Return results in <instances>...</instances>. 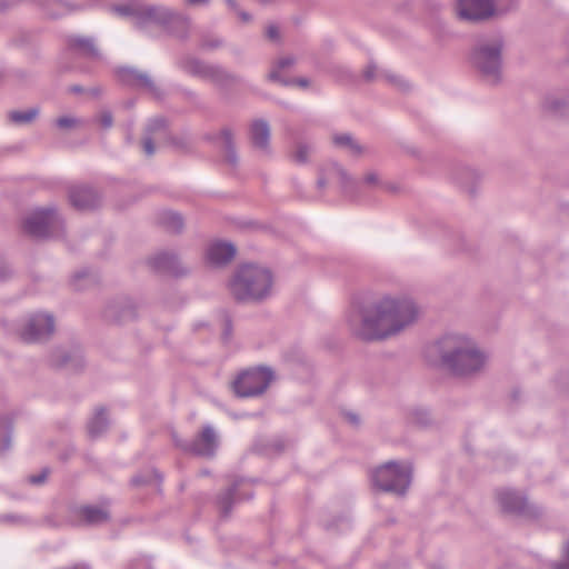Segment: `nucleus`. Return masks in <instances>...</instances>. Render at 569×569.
<instances>
[{
    "instance_id": "51",
    "label": "nucleus",
    "mask_w": 569,
    "mask_h": 569,
    "mask_svg": "<svg viewBox=\"0 0 569 569\" xmlns=\"http://www.w3.org/2000/svg\"><path fill=\"white\" fill-rule=\"evenodd\" d=\"M363 77H365L367 80H372V79H373V77H375V67L369 66V67L363 71Z\"/></svg>"
},
{
    "instance_id": "12",
    "label": "nucleus",
    "mask_w": 569,
    "mask_h": 569,
    "mask_svg": "<svg viewBox=\"0 0 569 569\" xmlns=\"http://www.w3.org/2000/svg\"><path fill=\"white\" fill-rule=\"evenodd\" d=\"M495 12V0H458L457 14L460 19L478 21L491 17Z\"/></svg>"
},
{
    "instance_id": "10",
    "label": "nucleus",
    "mask_w": 569,
    "mask_h": 569,
    "mask_svg": "<svg viewBox=\"0 0 569 569\" xmlns=\"http://www.w3.org/2000/svg\"><path fill=\"white\" fill-rule=\"evenodd\" d=\"M540 107L551 116H569V84L547 91L541 98Z\"/></svg>"
},
{
    "instance_id": "3",
    "label": "nucleus",
    "mask_w": 569,
    "mask_h": 569,
    "mask_svg": "<svg viewBox=\"0 0 569 569\" xmlns=\"http://www.w3.org/2000/svg\"><path fill=\"white\" fill-rule=\"evenodd\" d=\"M231 297L241 303H261L272 297V271L257 263L239 266L228 282Z\"/></svg>"
},
{
    "instance_id": "37",
    "label": "nucleus",
    "mask_w": 569,
    "mask_h": 569,
    "mask_svg": "<svg viewBox=\"0 0 569 569\" xmlns=\"http://www.w3.org/2000/svg\"><path fill=\"white\" fill-rule=\"evenodd\" d=\"M563 559L551 563V569H569V533L562 546Z\"/></svg>"
},
{
    "instance_id": "21",
    "label": "nucleus",
    "mask_w": 569,
    "mask_h": 569,
    "mask_svg": "<svg viewBox=\"0 0 569 569\" xmlns=\"http://www.w3.org/2000/svg\"><path fill=\"white\" fill-rule=\"evenodd\" d=\"M79 516L87 525H100L107 522L109 513L104 508L96 506H83L79 510Z\"/></svg>"
},
{
    "instance_id": "35",
    "label": "nucleus",
    "mask_w": 569,
    "mask_h": 569,
    "mask_svg": "<svg viewBox=\"0 0 569 569\" xmlns=\"http://www.w3.org/2000/svg\"><path fill=\"white\" fill-rule=\"evenodd\" d=\"M311 153V148L308 144L299 143L293 153V160L299 164H305Z\"/></svg>"
},
{
    "instance_id": "9",
    "label": "nucleus",
    "mask_w": 569,
    "mask_h": 569,
    "mask_svg": "<svg viewBox=\"0 0 569 569\" xmlns=\"http://www.w3.org/2000/svg\"><path fill=\"white\" fill-rule=\"evenodd\" d=\"M174 20L179 23H184L179 17L176 16V11L160 4H144L141 3L139 29H146L150 24H157L162 27L164 30L170 24V21Z\"/></svg>"
},
{
    "instance_id": "8",
    "label": "nucleus",
    "mask_w": 569,
    "mask_h": 569,
    "mask_svg": "<svg viewBox=\"0 0 569 569\" xmlns=\"http://www.w3.org/2000/svg\"><path fill=\"white\" fill-rule=\"evenodd\" d=\"M54 331V319L50 313L31 315L21 329V339L26 342H40L48 339Z\"/></svg>"
},
{
    "instance_id": "7",
    "label": "nucleus",
    "mask_w": 569,
    "mask_h": 569,
    "mask_svg": "<svg viewBox=\"0 0 569 569\" xmlns=\"http://www.w3.org/2000/svg\"><path fill=\"white\" fill-rule=\"evenodd\" d=\"M273 379L272 371L261 367L241 373L233 382V390L239 397L261 395Z\"/></svg>"
},
{
    "instance_id": "26",
    "label": "nucleus",
    "mask_w": 569,
    "mask_h": 569,
    "mask_svg": "<svg viewBox=\"0 0 569 569\" xmlns=\"http://www.w3.org/2000/svg\"><path fill=\"white\" fill-rule=\"evenodd\" d=\"M141 2H130L112 7V12L122 18H129L138 28L140 19Z\"/></svg>"
},
{
    "instance_id": "61",
    "label": "nucleus",
    "mask_w": 569,
    "mask_h": 569,
    "mask_svg": "<svg viewBox=\"0 0 569 569\" xmlns=\"http://www.w3.org/2000/svg\"><path fill=\"white\" fill-rule=\"evenodd\" d=\"M466 174H468V176H469V174H472V172H471L470 170H467V171H466Z\"/></svg>"
},
{
    "instance_id": "57",
    "label": "nucleus",
    "mask_w": 569,
    "mask_h": 569,
    "mask_svg": "<svg viewBox=\"0 0 569 569\" xmlns=\"http://www.w3.org/2000/svg\"><path fill=\"white\" fill-rule=\"evenodd\" d=\"M229 331H230V326H229V321L226 322V330H224V333L226 335H229Z\"/></svg>"
},
{
    "instance_id": "16",
    "label": "nucleus",
    "mask_w": 569,
    "mask_h": 569,
    "mask_svg": "<svg viewBox=\"0 0 569 569\" xmlns=\"http://www.w3.org/2000/svg\"><path fill=\"white\" fill-rule=\"evenodd\" d=\"M69 200L79 210L94 209L101 203L100 194L88 186H74L70 188Z\"/></svg>"
},
{
    "instance_id": "43",
    "label": "nucleus",
    "mask_w": 569,
    "mask_h": 569,
    "mask_svg": "<svg viewBox=\"0 0 569 569\" xmlns=\"http://www.w3.org/2000/svg\"><path fill=\"white\" fill-rule=\"evenodd\" d=\"M48 475H49V469L44 468L41 470L40 473L30 476L28 478V481L32 485L39 486V485H42L47 480Z\"/></svg>"
},
{
    "instance_id": "28",
    "label": "nucleus",
    "mask_w": 569,
    "mask_h": 569,
    "mask_svg": "<svg viewBox=\"0 0 569 569\" xmlns=\"http://www.w3.org/2000/svg\"><path fill=\"white\" fill-rule=\"evenodd\" d=\"M242 483V480L234 481L222 495L219 496L218 502L221 511L227 516L232 507L233 501L237 499V488Z\"/></svg>"
},
{
    "instance_id": "4",
    "label": "nucleus",
    "mask_w": 569,
    "mask_h": 569,
    "mask_svg": "<svg viewBox=\"0 0 569 569\" xmlns=\"http://www.w3.org/2000/svg\"><path fill=\"white\" fill-rule=\"evenodd\" d=\"M502 49L503 38L500 34L480 38L472 49V66L490 83H497L501 79Z\"/></svg>"
},
{
    "instance_id": "41",
    "label": "nucleus",
    "mask_w": 569,
    "mask_h": 569,
    "mask_svg": "<svg viewBox=\"0 0 569 569\" xmlns=\"http://www.w3.org/2000/svg\"><path fill=\"white\" fill-rule=\"evenodd\" d=\"M58 6L60 7V10L59 11H50L49 13L53 17V18H58L62 14H66V13H69L73 10L77 9L76 6L71 4V3H68V2H59Z\"/></svg>"
},
{
    "instance_id": "5",
    "label": "nucleus",
    "mask_w": 569,
    "mask_h": 569,
    "mask_svg": "<svg viewBox=\"0 0 569 569\" xmlns=\"http://www.w3.org/2000/svg\"><path fill=\"white\" fill-rule=\"evenodd\" d=\"M411 475L409 462L389 461L372 472L371 480L382 491L403 496L411 483Z\"/></svg>"
},
{
    "instance_id": "52",
    "label": "nucleus",
    "mask_w": 569,
    "mask_h": 569,
    "mask_svg": "<svg viewBox=\"0 0 569 569\" xmlns=\"http://www.w3.org/2000/svg\"><path fill=\"white\" fill-rule=\"evenodd\" d=\"M172 142H173V144H176L177 147L182 148V149L188 147V141L184 139H173Z\"/></svg>"
},
{
    "instance_id": "56",
    "label": "nucleus",
    "mask_w": 569,
    "mask_h": 569,
    "mask_svg": "<svg viewBox=\"0 0 569 569\" xmlns=\"http://www.w3.org/2000/svg\"><path fill=\"white\" fill-rule=\"evenodd\" d=\"M3 520L4 521H16V517L14 516H4Z\"/></svg>"
},
{
    "instance_id": "50",
    "label": "nucleus",
    "mask_w": 569,
    "mask_h": 569,
    "mask_svg": "<svg viewBox=\"0 0 569 569\" xmlns=\"http://www.w3.org/2000/svg\"><path fill=\"white\" fill-rule=\"evenodd\" d=\"M377 181H378V176L375 172H370V173L366 174V177H365V182L368 184L377 183Z\"/></svg>"
},
{
    "instance_id": "30",
    "label": "nucleus",
    "mask_w": 569,
    "mask_h": 569,
    "mask_svg": "<svg viewBox=\"0 0 569 569\" xmlns=\"http://www.w3.org/2000/svg\"><path fill=\"white\" fill-rule=\"evenodd\" d=\"M176 16L179 17V19H181L184 23L182 24L178 21L171 20L170 24L166 28V31L176 38L184 39L189 33L190 22L187 17L178 11H176Z\"/></svg>"
},
{
    "instance_id": "36",
    "label": "nucleus",
    "mask_w": 569,
    "mask_h": 569,
    "mask_svg": "<svg viewBox=\"0 0 569 569\" xmlns=\"http://www.w3.org/2000/svg\"><path fill=\"white\" fill-rule=\"evenodd\" d=\"M228 8L233 11L242 23H249L252 20V16L239 8L236 0H224Z\"/></svg>"
},
{
    "instance_id": "58",
    "label": "nucleus",
    "mask_w": 569,
    "mask_h": 569,
    "mask_svg": "<svg viewBox=\"0 0 569 569\" xmlns=\"http://www.w3.org/2000/svg\"><path fill=\"white\" fill-rule=\"evenodd\" d=\"M7 3L4 0H0V9L6 8Z\"/></svg>"
},
{
    "instance_id": "59",
    "label": "nucleus",
    "mask_w": 569,
    "mask_h": 569,
    "mask_svg": "<svg viewBox=\"0 0 569 569\" xmlns=\"http://www.w3.org/2000/svg\"><path fill=\"white\" fill-rule=\"evenodd\" d=\"M68 361H69V359L66 357L62 359L61 365H66V363H68Z\"/></svg>"
},
{
    "instance_id": "40",
    "label": "nucleus",
    "mask_w": 569,
    "mask_h": 569,
    "mask_svg": "<svg viewBox=\"0 0 569 569\" xmlns=\"http://www.w3.org/2000/svg\"><path fill=\"white\" fill-rule=\"evenodd\" d=\"M150 477H153L158 482L161 481V476L157 472V471H151L148 477H142V476H136L132 478V483L134 486H140V485H144V483H148L150 481Z\"/></svg>"
},
{
    "instance_id": "23",
    "label": "nucleus",
    "mask_w": 569,
    "mask_h": 569,
    "mask_svg": "<svg viewBox=\"0 0 569 569\" xmlns=\"http://www.w3.org/2000/svg\"><path fill=\"white\" fill-rule=\"evenodd\" d=\"M335 177L341 182L343 187H347L349 182H352L351 179L348 177L347 172L343 170V168L340 167L338 163L333 162L328 166V168L326 169V173L319 177V188H323L327 184L328 180Z\"/></svg>"
},
{
    "instance_id": "1",
    "label": "nucleus",
    "mask_w": 569,
    "mask_h": 569,
    "mask_svg": "<svg viewBox=\"0 0 569 569\" xmlns=\"http://www.w3.org/2000/svg\"><path fill=\"white\" fill-rule=\"evenodd\" d=\"M415 300L402 293L382 295L361 306H353L346 316L350 332L365 341H380L397 336L419 318Z\"/></svg>"
},
{
    "instance_id": "34",
    "label": "nucleus",
    "mask_w": 569,
    "mask_h": 569,
    "mask_svg": "<svg viewBox=\"0 0 569 569\" xmlns=\"http://www.w3.org/2000/svg\"><path fill=\"white\" fill-rule=\"evenodd\" d=\"M167 122L163 118H154L147 126V133L160 138L166 132Z\"/></svg>"
},
{
    "instance_id": "15",
    "label": "nucleus",
    "mask_w": 569,
    "mask_h": 569,
    "mask_svg": "<svg viewBox=\"0 0 569 569\" xmlns=\"http://www.w3.org/2000/svg\"><path fill=\"white\" fill-rule=\"evenodd\" d=\"M219 440L214 429L211 426L203 427L196 439L183 449L201 457H212L218 448Z\"/></svg>"
},
{
    "instance_id": "19",
    "label": "nucleus",
    "mask_w": 569,
    "mask_h": 569,
    "mask_svg": "<svg viewBox=\"0 0 569 569\" xmlns=\"http://www.w3.org/2000/svg\"><path fill=\"white\" fill-rule=\"evenodd\" d=\"M250 136L256 148L264 153L270 152V127L264 120H256L252 122Z\"/></svg>"
},
{
    "instance_id": "14",
    "label": "nucleus",
    "mask_w": 569,
    "mask_h": 569,
    "mask_svg": "<svg viewBox=\"0 0 569 569\" xmlns=\"http://www.w3.org/2000/svg\"><path fill=\"white\" fill-rule=\"evenodd\" d=\"M117 76L127 86L147 90L156 97L160 94L159 88L146 72L134 68L122 67L117 70Z\"/></svg>"
},
{
    "instance_id": "2",
    "label": "nucleus",
    "mask_w": 569,
    "mask_h": 569,
    "mask_svg": "<svg viewBox=\"0 0 569 569\" xmlns=\"http://www.w3.org/2000/svg\"><path fill=\"white\" fill-rule=\"evenodd\" d=\"M437 350L443 366L456 376H471L480 372L488 355L478 343L463 333L450 332L437 342Z\"/></svg>"
},
{
    "instance_id": "38",
    "label": "nucleus",
    "mask_w": 569,
    "mask_h": 569,
    "mask_svg": "<svg viewBox=\"0 0 569 569\" xmlns=\"http://www.w3.org/2000/svg\"><path fill=\"white\" fill-rule=\"evenodd\" d=\"M158 139L159 138H156L149 133H147V136L144 137L143 142H142V148H143L144 153L148 157H150L154 153V151H156L154 141Z\"/></svg>"
},
{
    "instance_id": "31",
    "label": "nucleus",
    "mask_w": 569,
    "mask_h": 569,
    "mask_svg": "<svg viewBox=\"0 0 569 569\" xmlns=\"http://www.w3.org/2000/svg\"><path fill=\"white\" fill-rule=\"evenodd\" d=\"M295 62H296V59L290 56L280 58L277 61L276 66L272 68V70L269 72V74H268L269 80L279 82L282 86H289V82L286 79L281 78L280 70L293 66Z\"/></svg>"
},
{
    "instance_id": "11",
    "label": "nucleus",
    "mask_w": 569,
    "mask_h": 569,
    "mask_svg": "<svg viewBox=\"0 0 569 569\" xmlns=\"http://www.w3.org/2000/svg\"><path fill=\"white\" fill-rule=\"evenodd\" d=\"M181 68L188 73L211 80L219 84H224L231 78L222 68L207 64L193 58H187L181 61Z\"/></svg>"
},
{
    "instance_id": "53",
    "label": "nucleus",
    "mask_w": 569,
    "mask_h": 569,
    "mask_svg": "<svg viewBox=\"0 0 569 569\" xmlns=\"http://www.w3.org/2000/svg\"><path fill=\"white\" fill-rule=\"evenodd\" d=\"M219 44H220V41H218V40H217V41H214V42H208V41H204V42L202 43V47H204V48H216V47H218Z\"/></svg>"
},
{
    "instance_id": "45",
    "label": "nucleus",
    "mask_w": 569,
    "mask_h": 569,
    "mask_svg": "<svg viewBox=\"0 0 569 569\" xmlns=\"http://www.w3.org/2000/svg\"><path fill=\"white\" fill-rule=\"evenodd\" d=\"M389 79L401 90H407L409 88L408 82L399 76H391Z\"/></svg>"
},
{
    "instance_id": "47",
    "label": "nucleus",
    "mask_w": 569,
    "mask_h": 569,
    "mask_svg": "<svg viewBox=\"0 0 569 569\" xmlns=\"http://www.w3.org/2000/svg\"><path fill=\"white\" fill-rule=\"evenodd\" d=\"M9 268L4 260L0 257V280L6 279L9 276Z\"/></svg>"
},
{
    "instance_id": "42",
    "label": "nucleus",
    "mask_w": 569,
    "mask_h": 569,
    "mask_svg": "<svg viewBox=\"0 0 569 569\" xmlns=\"http://www.w3.org/2000/svg\"><path fill=\"white\" fill-rule=\"evenodd\" d=\"M98 121L102 128L109 129L113 124V117L110 111L104 110L99 114Z\"/></svg>"
},
{
    "instance_id": "25",
    "label": "nucleus",
    "mask_w": 569,
    "mask_h": 569,
    "mask_svg": "<svg viewBox=\"0 0 569 569\" xmlns=\"http://www.w3.org/2000/svg\"><path fill=\"white\" fill-rule=\"evenodd\" d=\"M220 139L222 141L223 150H224V160L231 166L234 167L238 163V157L234 150L233 144V133L230 129L224 128L220 131Z\"/></svg>"
},
{
    "instance_id": "55",
    "label": "nucleus",
    "mask_w": 569,
    "mask_h": 569,
    "mask_svg": "<svg viewBox=\"0 0 569 569\" xmlns=\"http://www.w3.org/2000/svg\"><path fill=\"white\" fill-rule=\"evenodd\" d=\"M87 276H88V273L86 271L78 272V273H76L74 279L78 280V279L84 278Z\"/></svg>"
},
{
    "instance_id": "49",
    "label": "nucleus",
    "mask_w": 569,
    "mask_h": 569,
    "mask_svg": "<svg viewBox=\"0 0 569 569\" xmlns=\"http://www.w3.org/2000/svg\"><path fill=\"white\" fill-rule=\"evenodd\" d=\"M345 417H346L347 421L353 426H358L360 422V419L356 413L348 412V413H346Z\"/></svg>"
},
{
    "instance_id": "39",
    "label": "nucleus",
    "mask_w": 569,
    "mask_h": 569,
    "mask_svg": "<svg viewBox=\"0 0 569 569\" xmlns=\"http://www.w3.org/2000/svg\"><path fill=\"white\" fill-rule=\"evenodd\" d=\"M556 383L561 391H569V369L558 375Z\"/></svg>"
},
{
    "instance_id": "44",
    "label": "nucleus",
    "mask_w": 569,
    "mask_h": 569,
    "mask_svg": "<svg viewBox=\"0 0 569 569\" xmlns=\"http://www.w3.org/2000/svg\"><path fill=\"white\" fill-rule=\"evenodd\" d=\"M266 36L272 41H277L280 38L279 29L277 26L270 24L266 29Z\"/></svg>"
},
{
    "instance_id": "32",
    "label": "nucleus",
    "mask_w": 569,
    "mask_h": 569,
    "mask_svg": "<svg viewBox=\"0 0 569 569\" xmlns=\"http://www.w3.org/2000/svg\"><path fill=\"white\" fill-rule=\"evenodd\" d=\"M11 421L6 415L0 416V452L10 448Z\"/></svg>"
},
{
    "instance_id": "29",
    "label": "nucleus",
    "mask_w": 569,
    "mask_h": 569,
    "mask_svg": "<svg viewBox=\"0 0 569 569\" xmlns=\"http://www.w3.org/2000/svg\"><path fill=\"white\" fill-rule=\"evenodd\" d=\"M160 223L171 232H180L183 228L182 217L173 211H164L159 217Z\"/></svg>"
},
{
    "instance_id": "17",
    "label": "nucleus",
    "mask_w": 569,
    "mask_h": 569,
    "mask_svg": "<svg viewBox=\"0 0 569 569\" xmlns=\"http://www.w3.org/2000/svg\"><path fill=\"white\" fill-rule=\"evenodd\" d=\"M236 254V248L230 242L214 241L206 250V260L212 267H222L229 263Z\"/></svg>"
},
{
    "instance_id": "13",
    "label": "nucleus",
    "mask_w": 569,
    "mask_h": 569,
    "mask_svg": "<svg viewBox=\"0 0 569 569\" xmlns=\"http://www.w3.org/2000/svg\"><path fill=\"white\" fill-rule=\"evenodd\" d=\"M496 499L503 512L516 513L525 517H536L537 515H529V507L526 497L512 489L502 488L497 490Z\"/></svg>"
},
{
    "instance_id": "18",
    "label": "nucleus",
    "mask_w": 569,
    "mask_h": 569,
    "mask_svg": "<svg viewBox=\"0 0 569 569\" xmlns=\"http://www.w3.org/2000/svg\"><path fill=\"white\" fill-rule=\"evenodd\" d=\"M151 267L161 272L172 273L179 276L183 273L178 257L172 252H159L149 260Z\"/></svg>"
},
{
    "instance_id": "54",
    "label": "nucleus",
    "mask_w": 569,
    "mask_h": 569,
    "mask_svg": "<svg viewBox=\"0 0 569 569\" xmlns=\"http://www.w3.org/2000/svg\"><path fill=\"white\" fill-rule=\"evenodd\" d=\"M206 2H208V0H187V3L192 4V6H197V4L206 3Z\"/></svg>"
},
{
    "instance_id": "22",
    "label": "nucleus",
    "mask_w": 569,
    "mask_h": 569,
    "mask_svg": "<svg viewBox=\"0 0 569 569\" xmlns=\"http://www.w3.org/2000/svg\"><path fill=\"white\" fill-rule=\"evenodd\" d=\"M40 114L38 107H32L26 110H11L7 117L10 123L14 126H27L32 123Z\"/></svg>"
},
{
    "instance_id": "24",
    "label": "nucleus",
    "mask_w": 569,
    "mask_h": 569,
    "mask_svg": "<svg viewBox=\"0 0 569 569\" xmlns=\"http://www.w3.org/2000/svg\"><path fill=\"white\" fill-rule=\"evenodd\" d=\"M109 421L104 408L96 410L88 422V432L92 438L101 436L108 428Z\"/></svg>"
},
{
    "instance_id": "6",
    "label": "nucleus",
    "mask_w": 569,
    "mask_h": 569,
    "mask_svg": "<svg viewBox=\"0 0 569 569\" xmlns=\"http://www.w3.org/2000/svg\"><path fill=\"white\" fill-rule=\"evenodd\" d=\"M63 221L53 208L33 211L24 221V230L34 238L59 236Z\"/></svg>"
},
{
    "instance_id": "48",
    "label": "nucleus",
    "mask_w": 569,
    "mask_h": 569,
    "mask_svg": "<svg viewBox=\"0 0 569 569\" xmlns=\"http://www.w3.org/2000/svg\"><path fill=\"white\" fill-rule=\"evenodd\" d=\"M289 82V86L290 84H298L302 88H307L309 86V80L307 78H298V79H295V80H287Z\"/></svg>"
},
{
    "instance_id": "27",
    "label": "nucleus",
    "mask_w": 569,
    "mask_h": 569,
    "mask_svg": "<svg viewBox=\"0 0 569 569\" xmlns=\"http://www.w3.org/2000/svg\"><path fill=\"white\" fill-rule=\"evenodd\" d=\"M336 147L348 150L351 154L362 152V147L349 133H338L332 137Z\"/></svg>"
},
{
    "instance_id": "46",
    "label": "nucleus",
    "mask_w": 569,
    "mask_h": 569,
    "mask_svg": "<svg viewBox=\"0 0 569 569\" xmlns=\"http://www.w3.org/2000/svg\"><path fill=\"white\" fill-rule=\"evenodd\" d=\"M127 569H149V562L147 560H139L130 563Z\"/></svg>"
},
{
    "instance_id": "20",
    "label": "nucleus",
    "mask_w": 569,
    "mask_h": 569,
    "mask_svg": "<svg viewBox=\"0 0 569 569\" xmlns=\"http://www.w3.org/2000/svg\"><path fill=\"white\" fill-rule=\"evenodd\" d=\"M68 44L72 50L84 57L97 58L99 56L98 49L91 38L80 36L70 37Z\"/></svg>"
},
{
    "instance_id": "60",
    "label": "nucleus",
    "mask_w": 569,
    "mask_h": 569,
    "mask_svg": "<svg viewBox=\"0 0 569 569\" xmlns=\"http://www.w3.org/2000/svg\"><path fill=\"white\" fill-rule=\"evenodd\" d=\"M124 317H126V316H121V317H119L117 320H118V321H121Z\"/></svg>"
},
{
    "instance_id": "33",
    "label": "nucleus",
    "mask_w": 569,
    "mask_h": 569,
    "mask_svg": "<svg viewBox=\"0 0 569 569\" xmlns=\"http://www.w3.org/2000/svg\"><path fill=\"white\" fill-rule=\"evenodd\" d=\"M83 124V121L74 116L64 114L54 121V126L61 131H71Z\"/></svg>"
}]
</instances>
